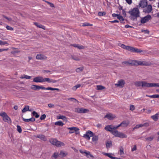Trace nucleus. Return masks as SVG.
<instances>
[{
    "label": "nucleus",
    "instance_id": "nucleus-1",
    "mask_svg": "<svg viewBox=\"0 0 159 159\" xmlns=\"http://www.w3.org/2000/svg\"><path fill=\"white\" fill-rule=\"evenodd\" d=\"M122 48L126 49L131 52L136 53H140L144 52L140 49L132 47L126 46L122 44H120L119 45Z\"/></svg>",
    "mask_w": 159,
    "mask_h": 159
},
{
    "label": "nucleus",
    "instance_id": "nucleus-2",
    "mask_svg": "<svg viewBox=\"0 0 159 159\" xmlns=\"http://www.w3.org/2000/svg\"><path fill=\"white\" fill-rule=\"evenodd\" d=\"M128 13L130 14L131 19L133 20L136 19L139 16L140 12L137 8H134L133 9L129 11Z\"/></svg>",
    "mask_w": 159,
    "mask_h": 159
},
{
    "label": "nucleus",
    "instance_id": "nucleus-3",
    "mask_svg": "<svg viewBox=\"0 0 159 159\" xmlns=\"http://www.w3.org/2000/svg\"><path fill=\"white\" fill-rule=\"evenodd\" d=\"M31 89L34 90H37L40 89H42L47 90L59 91V89L58 88H52L50 87L46 88L43 86H40L35 85H32L31 87Z\"/></svg>",
    "mask_w": 159,
    "mask_h": 159
},
{
    "label": "nucleus",
    "instance_id": "nucleus-4",
    "mask_svg": "<svg viewBox=\"0 0 159 159\" xmlns=\"http://www.w3.org/2000/svg\"><path fill=\"white\" fill-rule=\"evenodd\" d=\"M154 87H159V84L154 83H148L146 81H143L142 87L148 88Z\"/></svg>",
    "mask_w": 159,
    "mask_h": 159
},
{
    "label": "nucleus",
    "instance_id": "nucleus-5",
    "mask_svg": "<svg viewBox=\"0 0 159 159\" xmlns=\"http://www.w3.org/2000/svg\"><path fill=\"white\" fill-rule=\"evenodd\" d=\"M49 142L52 145L56 146L57 147H60L64 145V144L60 141H58L55 139H51L49 140Z\"/></svg>",
    "mask_w": 159,
    "mask_h": 159
},
{
    "label": "nucleus",
    "instance_id": "nucleus-6",
    "mask_svg": "<svg viewBox=\"0 0 159 159\" xmlns=\"http://www.w3.org/2000/svg\"><path fill=\"white\" fill-rule=\"evenodd\" d=\"M129 65L131 66H144L147 65V63L145 61L132 60L131 61H130Z\"/></svg>",
    "mask_w": 159,
    "mask_h": 159
},
{
    "label": "nucleus",
    "instance_id": "nucleus-7",
    "mask_svg": "<svg viewBox=\"0 0 159 159\" xmlns=\"http://www.w3.org/2000/svg\"><path fill=\"white\" fill-rule=\"evenodd\" d=\"M113 135L116 137H119L121 139L126 138L127 135L124 133L120 132L116 130L113 133Z\"/></svg>",
    "mask_w": 159,
    "mask_h": 159
},
{
    "label": "nucleus",
    "instance_id": "nucleus-8",
    "mask_svg": "<svg viewBox=\"0 0 159 159\" xmlns=\"http://www.w3.org/2000/svg\"><path fill=\"white\" fill-rule=\"evenodd\" d=\"M75 112L79 113H88L89 111L87 109L77 107L75 109Z\"/></svg>",
    "mask_w": 159,
    "mask_h": 159
},
{
    "label": "nucleus",
    "instance_id": "nucleus-9",
    "mask_svg": "<svg viewBox=\"0 0 159 159\" xmlns=\"http://www.w3.org/2000/svg\"><path fill=\"white\" fill-rule=\"evenodd\" d=\"M105 129L107 131L110 132L112 134L113 132L116 130L115 126L111 125L106 126Z\"/></svg>",
    "mask_w": 159,
    "mask_h": 159
},
{
    "label": "nucleus",
    "instance_id": "nucleus-10",
    "mask_svg": "<svg viewBox=\"0 0 159 159\" xmlns=\"http://www.w3.org/2000/svg\"><path fill=\"white\" fill-rule=\"evenodd\" d=\"M151 18V16L148 15L144 17H142L141 19L140 22L142 24H144L148 21Z\"/></svg>",
    "mask_w": 159,
    "mask_h": 159
},
{
    "label": "nucleus",
    "instance_id": "nucleus-11",
    "mask_svg": "<svg viewBox=\"0 0 159 159\" xmlns=\"http://www.w3.org/2000/svg\"><path fill=\"white\" fill-rule=\"evenodd\" d=\"M93 135V133L91 131L89 130L86 132L85 134H84L83 137L86 139L89 140L91 137Z\"/></svg>",
    "mask_w": 159,
    "mask_h": 159
},
{
    "label": "nucleus",
    "instance_id": "nucleus-12",
    "mask_svg": "<svg viewBox=\"0 0 159 159\" xmlns=\"http://www.w3.org/2000/svg\"><path fill=\"white\" fill-rule=\"evenodd\" d=\"M152 10V7L151 5H147L144 7L143 12L146 13H149L151 12Z\"/></svg>",
    "mask_w": 159,
    "mask_h": 159
},
{
    "label": "nucleus",
    "instance_id": "nucleus-13",
    "mask_svg": "<svg viewBox=\"0 0 159 159\" xmlns=\"http://www.w3.org/2000/svg\"><path fill=\"white\" fill-rule=\"evenodd\" d=\"M2 116L3 120L5 122H8V123H11V120L7 114L5 112V114H4Z\"/></svg>",
    "mask_w": 159,
    "mask_h": 159
},
{
    "label": "nucleus",
    "instance_id": "nucleus-14",
    "mask_svg": "<svg viewBox=\"0 0 159 159\" xmlns=\"http://www.w3.org/2000/svg\"><path fill=\"white\" fill-rule=\"evenodd\" d=\"M33 81L36 83H43V77L39 76L34 78Z\"/></svg>",
    "mask_w": 159,
    "mask_h": 159
},
{
    "label": "nucleus",
    "instance_id": "nucleus-15",
    "mask_svg": "<svg viewBox=\"0 0 159 159\" xmlns=\"http://www.w3.org/2000/svg\"><path fill=\"white\" fill-rule=\"evenodd\" d=\"M45 82L49 83H56L57 82V81L55 80H53L52 79H51L48 78H43V82Z\"/></svg>",
    "mask_w": 159,
    "mask_h": 159
},
{
    "label": "nucleus",
    "instance_id": "nucleus-16",
    "mask_svg": "<svg viewBox=\"0 0 159 159\" xmlns=\"http://www.w3.org/2000/svg\"><path fill=\"white\" fill-rule=\"evenodd\" d=\"M148 4L147 0H141L139 4L140 7L144 8L146 7Z\"/></svg>",
    "mask_w": 159,
    "mask_h": 159
},
{
    "label": "nucleus",
    "instance_id": "nucleus-17",
    "mask_svg": "<svg viewBox=\"0 0 159 159\" xmlns=\"http://www.w3.org/2000/svg\"><path fill=\"white\" fill-rule=\"evenodd\" d=\"M47 58V57L45 56L40 54H37L36 57V58L37 59L41 60H46Z\"/></svg>",
    "mask_w": 159,
    "mask_h": 159
},
{
    "label": "nucleus",
    "instance_id": "nucleus-18",
    "mask_svg": "<svg viewBox=\"0 0 159 159\" xmlns=\"http://www.w3.org/2000/svg\"><path fill=\"white\" fill-rule=\"evenodd\" d=\"M125 84V82L124 80H120L118 81L117 84H115V85L123 87Z\"/></svg>",
    "mask_w": 159,
    "mask_h": 159
},
{
    "label": "nucleus",
    "instance_id": "nucleus-19",
    "mask_svg": "<svg viewBox=\"0 0 159 159\" xmlns=\"http://www.w3.org/2000/svg\"><path fill=\"white\" fill-rule=\"evenodd\" d=\"M67 129H68L71 131H73L74 132H75V134H78L80 132L79 131V129L77 127H69Z\"/></svg>",
    "mask_w": 159,
    "mask_h": 159
},
{
    "label": "nucleus",
    "instance_id": "nucleus-20",
    "mask_svg": "<svg viewBox=\"0 0 159 159\" xmlns=\"http://www.w3.org/2000/svg\"><path fill=\"white\" fill-rule=\"evenodd\" d=\"M149 126V124L148 123H144L143 125L140 124L137 125L135 126L134 128H133V130H134L136 129H138L140 127H142L143 126Z\"/></svg>",
    "mask_w": 159,
    "mask_h": 159
},
{
    "label": "nucleus",
    "instance_id": "nucleus-21",
    "mask_svg": "<svg viewBox=\"0 0 159 159\" xmlns=\"http://www.w3.org/2000/svg\"><path fill=\"white\" fill-rule=\"evenodd\" d=\"M36 137L44 141H45L47 140V139L45 136L44 135L42 134H39L37 135Z\"/></svg>",
    "mask_w": 159,
    "mask_h": 159
},
{
    "label": "nucleus",
    "instance_id": "nucleus-22",
    "mask_svg": "<svg viewBox=\"0 0 159 159\" xmlns=\"http://www.w3.org/2000/svg\"><path fill=\"white\" fill-rule=\"evenodd\" d=\"M159 112L156 114L155 115L151 116V118L155 121H157L158 119Z\"/></svg>",
    "mask_w": 159,
    "mask_h": 159
},
{
    "label": "nucleus",
    "instance_id": "nucleus-23",
    "mask_svg": "<svg viewBox=\"0 0 159 159\" xmlns=\"http://www.w3.org/2000/svg\"><path fill=\"white\" fill-rule=\"evenodd\" d=\"M105 117L107 118L109 120H111L115 118V116L111 114H107L105 115Z\"/></svg>",
    "mask_w": 159,
    "mask_h": 159
},
{
    "label": "nucleus",
    "instance_id": "nucleus-24",
    "mask_svg": "<svg viewBox=\"0 0 159 159\" xmlns=\"http://www.w3.org/2000/svg\"><path fill=\"white\" fill-rule=\"evenodd\" d=\"M106 145L107 148L108 149L112 145V142L111 141H108L106 142Z\"/></svg>",
    "mask_w": 159,
    "mask_h": 159
},
{
    "label": "nucleus",
    "instance_id": "nucleus-25",
    "mask_svg": "<svg viewBox=\"0 0 159 159\" xmlns=\"http://www.w3.org/2000/svg\"><path fill=\"white\" fill-rule=\"evenodd\" d=\"M23 120L24 121L26 122H29L30 121L34 122L35 121V119L34 117H32L30 119H25L23 118Z\"/></svg>",
    "mask_w": 159,
    "mask_h": 159
},
{
    "label": "nucleus",
    "instance_id": "nucleus-26",
    "mask_svg": "<svg viewBox=\"0 0 159 159\" xmlns=\"http://www.w3.org/2000/svg\"><path fill=\"white\" fill-rule=\"evenodd\" d=\"M129 124V122L128 121H124L122 122V127H126Z\"/></svg>",
    "mask_w": 159,
    "mask_h": 159
},
{
    "label": "nucleus",
    "instance_id": "nucleus-27",
    "mask_svg": "<svg viewBox=\"0 0 159 159\" xmlns=\"http://www.w3.org/2000/svg\"><path fill=\"white\" fill-rule=\"evenodd\" d=\"M57 119H62L66 121H67V118L66 117V116H64L61 115L58 116L57 117Z\"/></svg>",
    "mask_w": 159,
    "mask_h": 159
},
{
    "label": "nucleus",
    "instance_id": "nucleus-28",
    "mask_svg": "<svg viewBox=\"0 0 159 159\" xmlns=\"http://www.w3.org/2000/svg\"><path fill=\"white\" fill-rule=\"evenodd\" d=\"M34 24L36 26L38 27L42 28L43 29L45 30V27L43 25L41 24H39L38 23L34 22Z\"/></svg>",
    "mask_w": 159,
    "mask_h": 159
},
{
    "label": "nucleus",
    "instance_id": "nucleus-29",
    "mask_svg": "<svg viewBox=\"0 0 159 159\" xmlns=\"http://www.w3.org/2000/svg\"><path fill=\"white\" fill-rule=\"evenodd\" d=\"M103 154L104 155L107 156L108 157H110L111 159H115L116 157H112L111 156V155L112 154V153H103Z\"/></svg>",
    "mask_w": 159,
    "mask_h": 159
},
{
    "label": "nucleus",
    "instance_id": "nucleus-30",
    "mask_svg": "<svg viewBox=\"0 0 159 159\" xmlns=\"http://www.w3.org/2000/svg\"><path fill=\"white\" fill-rule=\"evenodd\" d=\"M143 81H136L135 82L134 84V85L137 86V87H140L142 86V84Z\"/></svg>",
    "mask_w": 159,
    "mask_h": 159
},
{
    "label": "nucleus",
    "instance_id": "nucleus-31",
    "mask_svg": "<svg viewBox=\"0 0 159 159\" xmlns=\"http://www.w3.org/2000/svg\"><path fill=\"white\" fill-rule=\"evenodd\" d=\"M55 125H58L62 126L64 124L61 121H58L55 123Z\"/></svg>",
    "mask_w": 159,
    "mask_h": 159
},
{
    "label": "nucleus",
    "instance_id": "nucleus-32",
    "mask_svg": "<svg viewBox=\"0 0 159 159\" xmlns=\"http://www.w3.org/2000/svg\"><path fill=\"white\" fill-rule=\"evenodd\" d=\"M20 78L21 79H30L31 78V77L25 75H23L20 77Z\"/></svg>",
    "mask_w": 159,
    "mask_h": 159
},
{
    "label": "nucleus",
    "instance_id": "nucleus-33",
    "mask_svg": "<svg viewBox=\"0 0 159 159\" xmlns=\"http://www.w3.org/2000/svg\"><path fill=\"white\" fill-rule=\"evenodd\" d=\"M59 154L58 152H55L52 156V158H54V159H56L59 156Z\"/></svg>",
    "mask_w": 159,
    "mask_h": 159
},
{
    "label": "nucleus",
    "instance_id": "nucleus-34",
    "mask_svg": "<svg viewBox=\"0 0 159 159\" xmlns=\"http://www.w3.org/2000/svg\"><path fill=\"white\" fill-rule=\"evenodd\" d=\"M97 89L98 90H101L105 89V87L101 85H97Z\"/></svg>",
    "mask_w": 159,
    "mask_h": 159
},
{
    "label": "nucleus",
    "instance_id": "nucleus-35",
    "mask_svg": "<svg viewBox=\"0 0 159 159\" xmlns=\"http://www.w3.org/2000/svg\"><path fill=\"white\" fill-rule=\"evenodd\" d=\"M84 69L83 67H80L77 68L76 69V71L78 73H80L82 72Z\"/></svg>",
    "mask_w": 159,
    "mask_h": 159
},
{
    "label": "nucleus",
    "instance_id": "nucleus-36",
    "mask_svg": "<svg viewBox=\"0 0 159 159\" xmlns=\"http://www.w3.org/2000/svg\"><path fill=\"white\" fill-rule=\"evenodd\" d=\"M29 107L28 106H26L22 110V112L23 113L29 110Z\"/></svg>",
    "mask_w": 159,
    "mask_h": 159
},
{
    "label": "nucleus",
    "instance_id": "nucleus-37",
    "mask_svg": "<svg viewBox=\"0 0 159 159\" xmlns=\"http://www.w3.org/2000/svg\"><path fill=\"white\" fill-rule=\"evenodd\" d=\"M32 115L33 116L35 117L36 118H38L39 117V116L38 115L37 112L35 111H33L32 113Z\"/></svg>",
    "mask_w": 159,
    "mask_h": 159
},
{
    "label": "nucleus",
    "instance_id": "nucleus-38",
    "mask_svg": "<svg viewBox=\"0 0 159 159\" xmlns=\"http://www.w3.org/2000/svg\"><path fill=\"white\" fill-rule=\"evenodd\" d=\"M93 137L92 138V140L93 142H96L98 139V137L97 136L93 134Z\"/></svg>",
    "mask_w": 159,
    "mask_h": 159
},
{
    "label": "nucleus",
    "instance_id": "nucleus-39",
    "mask_svg": "<svg viewBox=\"0 0 159 159\" xmlns=\"http://www.w3.org/2000/svg\"><path fill=\"white\" fill-rule=\"evenodd\" d=\"M154 137L153 136H151L148 138H145L146 140L148 141H152Z\"/></svg>",
    "mask_w": 159,
    "mask_h": 159
},
{
    "label": "nucleus",
    "instance_id": "nucleus-40",
    "mask_svg": "<svg viewBox=\"0 0 159 159\" xmlns=\"http://www.w3.org/2000/svg\"><path fill=\"white\" fill-rule=\"evenodd\" d=\"M80 86L81 85L80 84L76 85L72 88V89L74 90H76L77 88H80Z\"/></svg>",
    "mask_w": 159,
    "mask_h": 159
},
{
    "label": "nucleus",
    "instance_id": "nucleus-41",
    "mask_svg": "<svg viewBox=\"0 0 159 159\" xmlns=\"http://www.w3.org/2000/svg\"><path fill=\"white\" fill-rule=\"evenodd\" d=\"M17 130L19 133H21L22 132V130L21 127L20 125H17Z\"/></svg>",
    "mask_w": 159,
    "mask_h": 159
},
{
    "label": "nucleus",
    "instance_id": "nucleus-42",
    "mask_svg": "<svg viewBox=\"0 0 159 159\" xmlns=\"http://www.w3.org/2000/svg\"><path fill=\"white\" fill-rule=\"evenodd\" d=\"M117 18L119 19L121 22H122L124 20V19L123 18V16L120 15V14H119V15L117 17Z\"/></svg>",
    "mask_w": 159,
    "mask_h": 159
},
{
    "label": "nucleus",
    "instance_id": "nucleus-43",
    "mask_svg": "<svg viewBox=\"0 0 159 159\" xmlns=\"http://www.w3.org/2000/svg\"><path fill=\"white\" fill-rule=\"evenodd\" d=\"M120 155H121L124 154V148H123V147H121L120 148Z\"/></svg>",
    "mask_w": 159,
    "mask_h": 159
},
{
    "label": "nucleus",
    "instance_id": "nucleus-44",
    "mask_svg": "<svg viewBox=\"0 0 159 159\" xmlns=\"http://www.w3.org/2000/svg\"><path fill=\"white\" fill-rule=\"evenodd\" d=\"M61 156H62V157H64L67 155V154H66L64 152L62 151H61L60 152V154Z\"/></svg>",
    "mask_w": 159,
    "mask_h": 159
},
{
    "label": "nucleus",
    "instance_id": "nucleus-45",
    "mask_svg": "<svg viewBox=\"0 0 159 159\" xmlns=\"http://www.w3.org/2000/svg\"><path fill=\"white\" fill-rule=\"evenodd\" d=\"M106 13L104 12H99L98 13V15L99 16H102L105 15Z\"/></svg>",
    "mask_w": 159,
    "mask_h": 159
},
{
    "label": "nucleus",
    "instance_id": "nucleus-46",
    "mask_svg": "<svg viewBox=\"0 0 159 159\" xmlns=\"http://www.w3.org/2000/svg\"><path fill=\"white\" fill-rule=\"evenodd\" d=\"M86 154L87 155V156L88 157H89L88 155L90 157H93V156L90 154V153L89 152H86Z\"/></svg>",
    "mask_w": 159,
    "mask_h": 159
},
{
    "label": "nucleus",
    "instance_id": "nucleus-47",
    "mask_svg": "<svg viewBox=\"0 0 159 159\" xmlns=\"http://www.w3.org/2000/svg\"><path fill=\"white\" fill-rule=\"evenodd\" d=\"M6 44H8L7 42L6 41H3L0 40V45H4Z\"/></svg>",
    "mask_w": 159,
    "mask_h": 159
},
{
    "label": "nucleus",
    "instance_id": "nucleus-48",
    "mask_svg": "<svg viewBox=\"0 0 159 159\" xmlns=\"http://www.w3.org/2000/svg\"><path fill=\"white\" fill-rule=\"evenodd\" d=\"M6 28H7V29L8 30H11V31H12V30H13V28L9 26V25H7L6 27Z\"/></svg>",
    "mask_w": 159,
    "mask_h": 159
},
{
    "label": "nucleus",
    "instance_id": "nucleus-49",
    "mask_svg": "<svg viewBox=\"0 0 159 159\" xmlns=\"http://www.w3.org/2000/svg\"><path fill=\"white\" fill-rule=\"evenodd\" d=\"M92 24H90L89 23H84L83 24L82 26H92Z\"/></svg>",
    "mask_w": 159,
    "mask_h": 159
},
{
    "label": "nucleus",
    "instance_id": "nucleus-50",
    "mask_svg": "<svg viewBox=\"0 0 159 159\" xmlns=\"http://www.w3.org/2000/svg\"><path fill=\"white\" fill-rule=\"evenodd\" d=\"M135 108L134 105H131L130 106L129 109L131 111H134L135 110Z\"/></svg>",
    "mask_w": 159,
    "mask_h": 159
},
{
    "label": "nucleus",
    "instance_id": "nucleus-51",
    "mask_svg": "<svg viewBox=\"0 0 159 159\" xmlns=\"http://www.w3.org/2000/svg\"><path fill=\"white\" fill-rule=\"evenodd\" d=\"M146 96L147 97H148L149 98H156V97H157V96H156V94L153 95H146Z\"/></svg>",
    "mask_w": 159,
    "mask_h": 159
},
{
    "label": "nucleus",
    "instance_id": "nucleus-52",
    "mask_svg": "<svg viewBox=\"0 0 159 159\" xmlns=\"http://www.w3.org/2000/svg\"><path fill=\"white\" fill-rule=\"evenodd\" d=\"M48 107L50 108H54L55 107V106L54 104L52 103H49L48 104Z\"/></svg>",
    "mask_w": 159,
    "mask_h": 159
},
{
    "label": "nucleus",
    "instance_id": "nucleus-53",
    "mask_svg": "<svg viewBox=\"0 0 159 159\" xmlns=\"http://www.w3.org/2000/svg\"><path fill=\"white\" fill-rule=\"evenodd\" d=\"M46 117V116L45 114L42 115L40 117V119L41 120L44 119Z\"/></svg>",
    "mask_w": 159,
    "mask_h": 159
},
{
    "label": "nucleus",
    "instance_id": "nucleus-54",
    "mask_svg": "<svg viewBox=\"0 0 159 159\" xmlns=\"http://www.w3.org/2000/svg\"><path fill=\"white\" fill-rule=\"evenodd\" d=\"M77 48H79L80 49H83L84 48V47L82 45H79V44H78Z\"/></svg>",
    "mask_w": 159,
    "mask_h": 159
},
{
    "label": "nucleus",
    "instance_id": "nucleus-55",
    "mask_svg": "<svg viewBox=\"0 0 159 159\" xmlns=\"http://www.w3.org/2000/svg\"><path fill=\"white\" fill-rule=\"evenodd\" d=\"M3 16L4 18H6L9 21H11L12 20V19L11 18H8L5 16Z\"/></svg>",
    "mask_w": 159,
    "mask_h": 159
},
{
    "label": "nucleus",
    "instance_id": "nucleus-56",
    "mask_svg": "<svg viewBox=\"0 0 159 159\" xmlns=\"http://www.w3.org/2000/svg\"><path fill=\"white\" fill-rule=\"evenodd\" d=\"M129 63H130V61H125L122 62L123 64H127L128 65H129Z\"/></svg>",
    "mask_w": 159,
    "mask_h": 159
},
{
    "label": "nucleus",
    "instance_id": "nucleus-57",
    "mask_svg": "<svg viewBox=\"0 0 159 159\" xmlns=\"http://www.w3.org/2000/svg\"><path fill=\"white\" fill-rule=\"evenodd\" d=\"M72 58L75 60H76V61H78V60H79V59L77 57H74V56H72Z\"/></svg>",
    "mask_w": 159,
    "mask_h": 159
},
{
    "label": "nucleus",
    "instance_id": "nucleus-58",
    "mask_svg": "<svg viewBox=\"0 0 159 159\" xmlns=\"http://www.w3.org/2000/svg\"><path fill=\"white\" fill-rule=\"evenodd\" d=\"M119 15V14H117L115 13H113L112 14V16L113 17H118V16Z\"/></svg>",
    "mask_w": 159,
    "mask_h": 159
},
{
    "label": "nucleus",
    "instance_id": "nucleus-59",
    "mask_svg": "<svg viewBox=\"0 0 159 159\" xmlns=\"http://www.w3.org/2000/svg\"><path fill=\"white\" fill-rule=\"evenodd\" d=\"M120 126L122 127V122L119 125H118L115 126L116 129H116H117L118 128H119Z\"/></svg>",
    "mask_w": 159,
    "mask_h": 159
},
{
    "label": "nucleus",
    "instance_id": "nucleus-60",
    "mask_svg": "<svg viewBox=\"0 0 159 159\" xmlns=\"http://www.w3.org/2000/svg\"><path fill=\"white\" fill-rule=\"evenodd\" d=\"M126 2L129 4H131L132 3V0H125Z\"/></svg>",
    "mask_w": 159,
    "mask_h": 159
},
{
    "label": "nucleus",
    "instance_id": "nucleus-61",
    "mask_svg": "<svg viewBox=\"0 0 159 159\" xmlns=\"http://www.w3.org/2000/svg\"><path fill=\"white\" fill-rule=\"evenodd\" d=\"M136 145H134L133 148L132 149V151H134L136 150Z\"/></svg>",
    "mask_w": 159,
    "mask_h": 159
},
{
    "label": "nucleus",
    "instance_id": "nucleus-62",
    "mask_svg": "<svg viewBox=\"0 0 159 159\" xmlns=\"http://www.w3.org/2000/svg\"><path fill=\"white\" fill-rule=\"evenodd\" d=\"M142 32H144L145 33H147L149 34V32L148 30H143L142 31Z\"/></svg>",
    "mask_w": 159,
    "mask_h": 159
},
{
    "label": "nucleus",
    "instance_id": "nucleus-63",
    "mask_svg": "<svg viewBox=\"0 0 159 159\" xmlns=\"http://www.w3.org/2000/svg\"><path fill=\"white\" fill-rule=\"evenodd\" d=\"M133 27L132 26H130V25H126L125 26V27L126 28H132Z\"/></svg>",
    "mask_w": 159,
    "mask_h": 159
},
{
    "label": "nucleus",
    "instance_id": "nucleus-64",
    "mask_svg": "<svg viewBox=\"0 0 159 159\" xmlns=\"http://www.w3.org/2000/svg\"><path fill=\"white\" fill-rule=\"evenodd\" d=\"M122 13L123 15L125 16V15H126L125 11L124 10H122Z\"/></svg>",
    "mask_w": 159,
    "mask_h": 159
}]
</instances>
